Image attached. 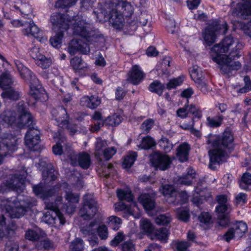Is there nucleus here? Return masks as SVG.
<instances>
[{
	"mask_svg": "<svg viewBox=\"0 0 251 251\" xmlns=\"http://www.w3.org/2000/svg\"><path fill=\"white\" fill-rule=\"evenodd\" d=\"M234 137L229 130H226L221 136L209 135L207 143L213 148L209 151L210 163L209 167L214 170L215 165L226 161L228 153L233 148Z\"/></svg>",
	"mask_w": 251,
	"mask_h": 251,
	"instance_id": "1",
	"label": "nucleus"
},
{
	"mask_svg": "<svg viewBox=\"0 0 251 251\" xmlns=\"http://www.w3.org/2000/svg\"><path fill=\"white\" fill-rule=\"evenodd\" d=\"M133 13L132 6L127 2H108L103 6L97 18L99 19V17L102 15L109 21L114 28L121 29L124 25L123 16L130 17Z\"/></svg>",
	"mask_w": 251,
	"mask_h": 251,
	"instance_id": "2",
	"label": "nucleus"
},
{
	"mask_svg": "<svg viewBox=\"0 0 251 251\" xmlns=\"http://www.w3.org/2000/svg\"><path fill=\"white\" fill-rule=\"evenodd\" d=\"M15 64L21 77L30 85V90L27 103L29 105H33L37 100L43 97L45 94V91L39 85L38 79L30 70L18 60L15 62Z\"/></svg>",
	"mask_w": 251,
	"mask_h": 251,
	"instance_id": "3",
	"label": "nucleus"
},
{
	"mask_svg": "<svg viewBox=\"0 0 251 251\" xmlns=\"http://www.w3.org/2000/svg\"><path fill=\"white\" fill-rule=\"evenodd\" d=\"M244 47V44L238 39L228 36L224 38L219 44L214 46L210 51V56L225 55L223 53L229 52L228 57L235 59L240 56L239 50Z\"/></svg>",
	"mask_w": 251,
	"mask_h": 251,
	"instance_id": "4",
	"label": "nucleus"
},
{
	"mask_svg": "<svg viewBox=\"0 0 251 251\" xmlns=\"http://www.w3.org/2000/svg\"><path fill=\"white\" fill-rule=\"evenodd\" d=\"M72 25L73 33L87 40L95 38V32L90 20L85 16L76 15L70 20V25Z\"/></svg>",
	"mask_w": 251,
	"mask_h": 251,
	"instance_id": "5",
	"label": "nucleus"
},
{
	"mask_svg": "<svg viewBox=\"0 0 251 251\" xmlns=\"http://www.w3.org/2000/svg\"><path fill=\"white\" fill-rule=\"evenodd\" d=\"M61 198H58L56 203H47L46 207L50 211L46 212L42 217V221L48 224H53L55 223L56 218L59 220L61 224L65 223V219L59 209L58 202L61 200Z\"/></svg>",
	"mask_w": 251,
	"mask_h": 251,
	"instance_id": "6",
	"label": "nucleus"
},
{
	"mask_svg": "<svg viewBox=\"0 0 251 251\" xmlns=\"http://www.w3.org/2000/svg\"><path fill=\"white\" fill-rule=\"evenodd\" d=\"M97 211V202L93 195H85L83 197L82 206L79 211V215L84 220H88L92 218Z\"/></svg>",
	"mask_w": 251,
	"mask_h": 251,
	"instance_id": "7",
	"label": "nucleus"
},
{
	"mask_svg": "<svg viewBox=\"0 0 251 251\" xmlns=\"http://www.w3.org/2000/svg\"><path fill=\"white\" fill-rule=\"evenodd\" d=\"M210 56L219 65L220 70L224 74H228L231 70H237L241 67L239 61H232L233 58L227 55H215V58H214L213 56Z\"/></svg>",
	"mask_w": 251,
	"mask_h": 251,
	"instance_id": "8",
	"label": "nucleus"
},
{
	"mask_svg": "<svg viewBox=\"0 0 251 251\" xmlns=\"http://www.w3.org/2000/svg\"><path fill=\"white\" fill-rule=\"evenodd\" d=\"M25 178L23 175L15 174L9 180L0 185V192L4 193L9 190L21 192L25 187Z\"/></svg>",
	"mask_w": 251,
	"mask_h": 251,
	"instance_id": "9",
	"label": "nucleus"
},
{
	"mask_svg": "<svg viewBox=\"0 0 251 251\" xmlns=\"http://www.w3.org/2000/svg\"><path fill=\"white\" fill-rule=\"evenodd\" d=\"M14 205H10L11 210L16 213L15 217L19 218L25 214L26 211V208H30L36 204V201L29 198L22 199L19 196L17 201H13Z\"/></svg>",
	"mask_w": 251,
	"mask_h": 251,
	"instance_id": "10",
	"label": "nucleus"
},
{
	"mask_svg": "<svg viewBox=\"0 0 251 251\" xmlns=\"http://www.w3.org/2000/svg\"><path fill=\"white\" fill-rule=\"evenodd\" d=\"M1 140L3 146H1L0 144V165L2 162L3 156L6 155L7 152L13 151L16 150L18 142L16 137L11 134L4 135Z\"/></svg>",
	"mask_w": 251,
	"mask_h": 251,
	"instance_id": "11",
	"label": "nucleus"
},
{
	"mask_svg": "<svg viewBox=\"0 0 251 251\" xmlns=\"http://www.w3.org/2000/svg\"><path fill=\"white\" fill-rule=\"evenodd\" d=\"M53 29H67L70 25V18L67 14L64 15L59 13H52L50 18Z\"/></svg>",
	"mask_w": 251,
	"mask_h": 251,
	"instance_id": "12",
	"label": "nucleus"
},
{
	"mask_svg": "<svg viewBox=\"0 0 251 251\" xmlns=\"http://www.w3.org/2000/svg\"><path fill=\"white\" fill-rule=\"evenodd\" d=\"M150 160L155 167L162 171L168 169L172 163L171 158L168 155L159 152L152 153Z\"/></svg>",
	"mask_w": 251,
	"mask_h": 251,
	"instance_id": "13",
	"label": "nucleus"
},
{
	"mask_svg": "<svg viewBox=\"0 0 251 251\" xmlns=\"http://www.w3.org/2000/svg\"><path fill=\"white\" fill-rule=\"evenodd\" d=\"M54 138L58 139L56 144L52 147V151L56 155H61L62 153H68L71 149V145L67 143L65 137L60 132L54 135Z\"/></svg>",
	"mask_w": 251,
	"mask_h": 251,
	"instance_id": "14",
	"label": "nucleus"
},
{
	"mask_svg": "<svg viewBox=\"0 0 251 251\" xmlns=\"http://www.w3.org/2000/svg\"><path fill=\"white\" fill-rule=\"evenodd\" d=\"M222 27L224 29L223 33L225 34L227 30V25L226 23L222 25H210L205 29V30L203 33V37L205 41L209 44V45L215 42L216 32H217L218 30H221Z\"/></svg>",
	"mask_w": 251,
	"mask_h": 251,
	"instance_id": "15",
	"label": "nucleus"
},
{
	"mask_svg": "<svg viewBox=\"0 0 251 251\" xmlns=\"http://www.w3.org/2000/svg\"><path fill=\"white\" fill-rule=\"evenodd\" d=\"M18 106V111L20 115L17 122V126L20 128L30 126L33 123L32 117L30 114L24 106L23 103L20 102Z\"/></svg>",
	"mask_w": 251,
	"mask_h": 251,
	"instance_id": "16",
	"label": "nucleus"
},
{
	"mask_svg": "<svg viewBox=\"0 0 251 251\" xmlns=\"http://www.w3.org/2000/svg\"><path fill=\"white\" fill-rule=\"evenodd\" d=\"M68 51L72 55L77 52L82 54H87L90 51V48L87 44L81 41L73 39L69 44Z\"/></svg>",
	"mask_w": 251,
	"mask_h": 251,
	"instance_id": "17",
	"label": "nucleus"
},
{
	"mask_svg": "<svg viewBox=\"0 0 251 251\" xmlns=\"http://www.w3.org/2000/svg\"><path fill=\"white\" fill-rule=\"evenodd\" d=\"M29 129L25 136V144L31 150H35V147L39 143V131L34 128L28 127Z\"/></svg>",
	"mask_w": 251,
	"mask_h": 251,
	"instance_id": "18",
	"label": "nucleus"
},
{
	"mask_svg": "<svg viewBox=\"0 0 251 251\" xmlns=\"http://www.w3.org/2000/svg\"><path fill=\"white\" fill-rule=\"evenodd\" d=\"M52 114L58 126L64 127L68 124L69 117L65 108L59 107L53 109Z\"/></svg>",
	"mask_w": 251,
	"mask_h": 251,
	"instance_id": "19",
	"label": "nucleus"
},
{
	"mask_svg": "<svg viewBox=\"0 0 251 251\" xmlns=\"http://www.w3.org/2000/svg\"><path fill=\"white\" fill-rule=\"evenodd\" d=\"M59 190L58 186L54 187L48 191L45 190L43 186L41 184L33 186V191L34 194L38 197L45 199L48 197L55 195Z\"/></svg>",
	"mask_w": 251,
	"mask_h": 251,
	"instance_id": "20",
	"label": "nucleus"
},
{
	"mask_svg": "<svg viewBox=\"0 0 251 251\" xmlns=\"http://www.w3.org/2000/svg\"><path fill=\"white\" fill-rule=\"evenodd\" d=\"M145 75L140 67L134 65L128 73L127 80L134 85L138 84L143 79Z\"/></svg>",
	"mask_w": 251,
	"mask_h": 251,
	"instance_id": "21",
	"label": "nucleus"
},
{
	"mask_svg": "<svg viewBox=\"0 0 251 251\" xmlns=\"http://www.w3.org/2000/svg\"><path fill=\"white\" fill-rule=\"evenodd\" d=\"M77 162H72L74 165L78 163V165L83 169H88L91 164V160L89 154L86 152H81L78 153L75 157Z\"/></svg>",
	"mask_w": 251,
	"mask_h": 251,
	"instance_id": "22",
	"label": "nucleus"
},
{
	"mask_svg": "<svg viewBox=\"0 0 251 251\" xmlns=\"http://www.w3.org/2000/svg\"><path fill=\"white\" fill-rule=\"evenodd\" d=\"M5 220L3 215H2L0 216V238L13 235L16 229V227L13 224L6 226Z\"/></svg>",
	"mask_w": 251,
	"mask_h": 251,
	"instance_id": "23",
	"label": "nucleus"
},
{
	"mask_svg": "<svg viewBox=\"0 0 251 251\" xmlns=\"http://www.w3.org/2000/svg\"><path fill=\"white\" fill-rule=\"evenodd\" d=\"M139 202L146 210H151L155 207L153 197L149 194H143L139 197Z\"/></svg>",
	"mask_w": 251,
	"mask_h": 251,
	"instance_id": "24",
	"label": "nucleus"
},
{
	"mask_svg": "<svg viewBox=\"0 0 251 251\" xmlns=\"http://www.w3.org/2000/svg\"><path fill=\"white\" fill-rule=\"evenodd\" d=\"M100 103V100L98 97L92 96L91 97L84 96L80 100V104L83 106L94 109L96 108Z\"/></svg>",
	"mask_w": 251,
	"mask_h": 251,
	"instance_id": "25",
	"label": "nucleus"
},
{
	"mask_svg": "<svg viewBox=\"0 0 251 251\" xmlns=\"http://www.w3.org/2000/svg\"><path fill=\"white\" fill-rule=\"evenodd\" d=\"M228 209V204L218 205L216 208L218 214V217L220 220L219 224L222 226H226L228 223V219L226 214Z\"/></svg>",
	"mask_w": 251,
	"mask_h": 251,
	"instance_id": "26",
	"label": "nucleus"
},
{
	"mask_svg": "<svg viewBox=\"0 0 251 251\" xmlns=\"http://www.w3.org/2000/svg\"><path fill=\"white\" fill-rule=\"evenodd\" d=\"M190 147L187 143H184L180 145L177 149L176 156L181 162H184L188 159Z\"/></svg>",
	"mask_w": 251,
	"mask_h": 251,
	"instance_id": "27",
	"label": "nucleus"
},
{
	"mask_svg": "<svg viewBox=\"0 0 251 251\" xmlns=\"http://www.w3.org/2000/svg\"><path fill=\"white\" fill-rule=\"evenodd\" d=\"M27 25H28V28L25 29L23 31L25 34L27 35L30 34L37 39L40 38L41 35V32L33 21H30L29 22L27 23Z\"/></svg>",
	"mask_w": 251,
	"mask_h": 251,
	"instance_id": "28",
	"label": "nucleus"
},
{
	"mask_svg": "<svg viewBox=\"0 0 251 251\" xmlns=\"http://www.w3.org/2000/svg\"><path fill=\"white\" fill-rule=\"evenodd\" d=\"M168 230L166 228H160L155 230L151 235L152 239H158L161 242L165 243L168 237Z\"/></svg>",
	"mask_w": 251,
	"mask_h": 251,
	"instance_id": "29",
	"label": "nucleus"
},
{
	"mask_svg": "<svg viewBox=\"0 0 251 251\" xmlns=\"http://www.w3.org/2000/svg\"><path fill=\"white\" fill-rule=\"evenodd\" d=\"M13 82L12 78L7 72L3 73L0 76V88L3 89H8L11 87Z\"/></svg>",
	"mask_w": 251,
	"mask_h": 251,
	"instance_id": "30",
	"label": "nucleus"
},
{
	"mask_svg": "<svg viewBox=\"0 0 251 251\" xmlns=\"http://www.w3.org/2000/svg\"><path fill=\"white\" fill-rule=\"evenodd\" d=\"M195 177V172L193 169H189L185 175L180 177L178 182L181 184L190 185L192 184V180Z\"/></svg>",
	"mask_w": 251,
	"mask_h": 251,
	"instance_id": "31",
	"label": "nucleus"
},
{
	"mask_svg": "<svg viewBox=\"0 0 251 251\" xmlns=\"http://www.w3.org/2000/svg\"><path fill=\"white\" fill-rule=\"evenodd\" d=\"M234 229V231L235 234V237L237 239L241 238L243 236L244 234L248 230V226L245 223L243 222H238L234 227L232 228Z\"/></svg>",
	"mask_w": 251,
	"mask_h": 251,
	"instance_id": "32",
	"label": "nucleus"
},
{
	"mask_svg": "<svg viewBox=\"0 0 251 251\" xmlns=\"http://www.w3.org/2000/svg\"><path fill=\"white\" fill-rule=\"evenodd\" d=\"M42 176L46 182H49L55 179V170L52 168L51 165H50L49 168L42 170Z\"/></svg>",
	"mask_w": 251,
	"mask_h": 251,
	"instance_id": "33",
	"label": "nucleus"
},
{
	"mask_svg": "<svg viewBox=\"0 0 251 251\" xmlns=\"http://www.w3.org/2000/svg\"><path fill=\"white\" fill-rule=\"evenodd\" d=\"M16 114L15 112H5L1 116V122H2L3 124H6L12 125L16 121Z\"/></svg>",
	"mask_w": 251,
	"mask_h": 251,
	"instance_id": "34",
	"label": "nucleus"
},
{
	"mask_svg": "<svg viewBox=\"0 0 251 251\" xmlns=\"http://www.w3.org/2000/svg\"><path fill=\"white\" fill-rule=\"evenodd\" d=\"M71 64L75 71L84 70L87 68L86 63L81 58L74 57L71 60Z\"/></svg>",
	"mask_w": 251,
	"mask_h": 251,
	"instance_id": "35",
	"label": "nucleus"
},
{
	"mask_svg": "<svg viewBox=\"0 0 251 251\" xmlns=\"http://www.w3.org/2000/svg\"><path fill=\"white\" fill-rule=\"evenodd\" d=\"M159 190L165 196L173 197L176 195V192L175 188L173 185L170 184H162Z\"/></svg>",
	"mask_w": 251,
	"mask_h": 251,
	"instance_id": "36",
	"label": "nucleus"
},
{
	"mask_svg": "<svg viewBox=\"0 0 251 251\" xmlns=\"http://www.w3.org/2000/svg\"><path fill=\"white\" fill-rule=\"evenodd\" d=\"M149 90L160 96L162 94L165 86L160 82L155 80L152 82L149 86Z\"/></svg>",
	"mask_w": 251,
	"mask_h": 251,
	"instance_id": "37",
	"label": "nucleus"
},
{
	"mask_svg": "<svg viewBox=\"0 0 251 251\" xmlns=\"http://www.w3.org/2000/svg\"><path fill=\"white\" fill-rule=\"evenodd\" d=\"M1 97L4 99H8L14 100H18L20 98V94L18 91H15L11 87L8 90L1 93Z\"/></svg>",
	"mask_w": 251,
	"mask_h": 251,
	"instance_id": "38",
	"label": "nucleus"
},
{
	"mask_svg": "<svg viewBox=\"0 0 251 251\" xmlns=\"http://www.w3.org/2000/svg\"><path fill=\"white\" fill-rule=\"evenodd\" d=\"M190 73L191 78L195 82L203 78L201 69L197 65L193 66L190 71Z\"/></svg>",
	"mask_w": 251,
	"mask_h": 251,
	"instance_id": "39",
	"label": "nucleus"
},
{
	"mask_svg": "<svg viewBox=\"0 0 251 251\" xmlns=\"http://www.w3.org/2000/svg\"><path fill=\"white\" fill-rule=\"evenodd\" d=\"M239 185L241 189L248 190L249 186L251 185V174L249 173H245L243 174Z\"/></svg>",
	"mask_w": 251,
	"mask_h": 251,
	"instance_id": "40",
	"label": "nucleus"
},
{
	"mask_svg": "<svg viewBox=\"0 0 251 251\" xmlns=\"http://www.w3.org/2000/svg\"><path fill=\"white\" fill-rule=\"evenodd\" d=\"M155 142L151 136H148L143 138L142 142L138 145L141 149H149L155 146Z\"/></svg>",
	"mask_w": 251,
	"mask_h": 251,
	"instance_id": "41",
	"label": "nucleus"
},
{
	"mask_svg": "<svg viewBox=\"0 0 251 251\" xmlns=\"http://www.w3.org/2000/svg\"><path fill=\"white\" fill-rule=\"evenodd\" d=\"M117 194L119 199L121 201L125 200L128 202L133 201V195L130 191L117 190Z\"/></svg>",
	"mask_w": 251,
	"mask_h": 251,
	"instance_id": "42",
	"label": "nucleus"
},
{
	"mask_svg": "<svg viewBox=\"0 0 251 251\" xmlns=\"http://www.w3.org/2000/svg\"><path fill=\"white\" fill-rule=\"evenodd\" d=\"M98 227L95 221L92 222L88 226L83 227L81 231L85 236L93 235L95 233Z\"/></svg>",
	"mask_w": 251,
	"mask_h": 251,
	"instance_id": "43",
	"label": "nucleus"
},
{
	"mask_svg": "<svg viewBox=\"0 0 251 251\" xmlns=\"http://www.w3.org/2000/svg\"><path fill=\"white\" fill-rule=\"evenodd\" d=\"M107 143L105 141L100 139H97L95 144V155L100 157L103 153V150L106 148Z\"/></svg>",
	"mask_w": 251,
	"mask_h": 251,
	"instance_id": "44",
	"label": "nucleus"
},
{
	"mask_svg": "<svg viewBox=\"0 0 251 251\" xmlns=\"http://www.w3.org/2000/svg\"><path fill=\"white\" fill-rule=\"evenodd\" d=\"M63 33L62 30L57 32L56 34L50 38V41L51 45L54 48H59L60 47Z\"/></svg>",
	"mask_w": 251,
	"mask_h": 251,
	"instance_id": "45",
	"label": "nucleus"
},
{
	"mask_svg": "<svg viewBox=\"0 0 251 251\" xmlns=\"http://www.w3.org/2000/svg\"><path fill=\"white\" fill-rule=\"evenodd\" d=\"M223 119V116L218 115L216 117H207V121L209 126L212 127H216L220 126L222 125Z\"/></svg>",
	"mask_w": 251,
	"mask_h": 251,
	"instance_id": "46",
	"label": "nucleus"
},
{
	"mask_svg": "<svg viewBox=\"0 0 251 251\" xmlns=\"http://www.w3.org/2000/svg\"><path fill=\"white\" fill-rule=\"evenodd\" d=\"M137 153L135 152L129 153L125 158L123 162V166L124 168H130L134 163L136 159Z\"/></svg>",
	"mask_w": 251,
	"mask_h": 251,
	"instance_id": "47",
	"label": "nucleus"
},
{
	"mask_svg": "<svg viewBox=\"0 0 251 251\" xmlns=\"http://www.w3.org/2000/svg\"><path fill=\"white\" fill-rule=\"evenodd\" d=\"M121 122V117L116 114L108 117L105 120V124L109 126H116Z\"/></svg>",
	"mask_w": 251,
	"mask_h": 251,
	"instance_id": "48",
	"label": "nucleus"
},
{
	"mask_svg": "<svg viewBox=\"0 0 251 251\" xmlns=\"http://www.w3.org/2000/svg\"><path fill=\"white\" fill-rule=\"evenodd\" d=\"M178 218L184 222H187L189 219V210L187 208L181 207L176 209Z\"/></svg>",
	"mask_w": 251,
	"mask_h": 251,
	"instance_id": "49",
	"label": "nucleus"
},
{
	"mask_svg": "<svg viewBox=\"0 0 251 251\" xmlns=\"http://www.w3.org/2000/svg\"><path fill=\"white\" fill-rule=\"evenodd\" d=\"M115 208L117 211H125V212L128 215H133L134 209L131 207H127L123 202L120 201L115 204Z\"/></svg>",
	"mask_w": 251,
	"mask_h": 251,
	"instance_id": "50",
	"label": "nucleus"
},
{
	"mask_svg": "<svg viewBox=\"0 0 251 251\" xmlns=\"http://www.w3.org/2000/svg\"><path fill=\"white\" fill-rule=\"evenodd\" d=\"M140 226L142 230L147 233L153 231V226L151 222L147 219H143L140 221Z\"/></svg>",
	"mask_w": 251,
	"mask_h": 251,
	"instance_id": "51",
	"label": "nucleus"
},
{
	"mask_svg": "<svg viewBox=\"0 0 251 251\" xmlns=\"http://www.w3.org/2000/svg\"><path fill=\"white\" fill-rule=\"evenodd\" d=\"M78 0H58L55 6L57 8H65L74 5Z\"/></svg>",
	"mask_w": 251,
	"mask_h": 251,
	"instance_id": "52",
	"label": "nucleus"
},
{
	"mask_svg": "<svg viewBox=\"0 0 251 251\" xmlns=\"http://www.w3.org/2000/svg\"><path fill=\"white\" fill-rule=\"evenodd\" d=\"M70 248L72 251H83L84 249L83 240L80 238L75 239L71 243Z\"/></svg>",
	"mask_w": 251,
	"mask_h": 251,
	"instance_id": "53",
	"label": "nucleus"
},
{
	"mask_svg": "<svg viewBox=\"0 0 251 251\" xmlns=\"http://www.w3.org/2000/svg\"><path fill=\"white\" fill-rule=\"evenodd\" d=\"M121 223V220L116 216H112L108 218V225L114 230L119 229Z\"/></svg>",
	"mask_w": 251,
	"mask_h": 251,
	"instance_id": "54",
	"label": "nucleus"
},
{
	"mask_svg": "<svg viewBox=\"0 0 251 251\" xmlns=\"http://www.w3.org/2000/svg\"><path fill=\"white\" fill-rule=\"evenodd\" d=\"M154 124V121L152 119H148L145 121L141 126V129L143 133H148Z\"/></svg>",
	"mask_w": 251,
	"mask_h": 251,
	"instance_id": "55",
	"label": "nucleus"
},
{
	"mask_svg": "<svg viewBox=\"0 0 251 251\" xmlns=\"http://www.w3.org/2000/svg\"><path fill=\"white\" fill-rule=\"evenodd\" d=\"M187 107L188 108V114L191 113L194 115L195 117L198 118V119L201 117V112L196 105L193 104H189L188 103V107Z\"/></svg>",
	"mask_w": 251,
	"mask_h": 251,
	"instance_id": "56",
	"label": "nucleus"
},
{
	"mask_svg": "<svg viewBox=\"0 0 251 251\" xmlns=\"http://www.w3.org/2000/svg\"><path fill=\"white\" fill-rule=\"evenodd\" d=\"M183 81V77L181 76L172 79L167 84V88L168 89L176 88L177 86L181 85Z\"/></svg>",
	"mask_w": 251,
	"mask_h": 251,
	"instance_id": "57",
	"label": "nucleus"
},
{
	"mask_svg": "<svg viewBox=\"0 0 251 251\" xmlns=\"http://www.w3.org/2000/svg\"><path fill=\"white\" fill-rule=\"evenodd\" d=\"M159 146L166 152L170 151L173 148V145L168 139L163 138L159 142Z\"/></svg>",
	"mask_w": 251,
	"mask_h": 251,
	"instance_id": "58",
	"label": "nucleus"
},
{
	"mask_svg": "<svg viewBox=\"0 0 251 251\" xmlns=\"http://www.w3.org/2000/svg\"><path fill=\"white\" fill-rule=\"evenodd\" d=\"M51 64V60L50 58H47L44 55L40 57L37 61V64L43 69H46L50 66Z\"/></svg>",
	"mask_w": 251,
	"mask_h": 251,
	"instance_id": "59",
	"label": "nucleus"
},
{
	"mask_svg": "<svg viewBox=\"0 0 251 251\" xmlns=\"http://www.w3.org/2000/svg\"><path fill=\"white\" fill-rule=\"evenodd\" d=\"M171 218L168 214L160 215L155 219L157 225H166L171 222Z\"/></svg>",
	"mask_w": 251,
	"mask_h": 251,
	"instance_id": "60",
	"label": "nucleus"
},
{
	"mask_svg": "<svg viewBox=\"0 0 251 251\" xmlns=\"http://www.w3.org/2000/svg\"><path fill=\"white\" fill-rule=\"evenodd\" d=\"M65 197L69 202L73 203H77L79 199L78 195L74 194L71 191L66 192Z\"/></svg>",
	"mask_w": 251,
	"mask_h": 251,
	"instance_id": "61",
	"label": "nucleus"
},
{
	"mask_svg": "<svg viewBox=\"0 0 251 251\" xmlns=\"http://www.w3.org/2000/svg\"><path fill=\"white\" fill-rule=\"evenodd\" d=\"M97 232L101 240H105L108 237V232L106 226L102 225L98 227Z\"/></svg>",
	"mask_w": 251,
	"mask_h": 251,
	"instance_id": "62",
	"label": "nucleus"
},
{
	"mask_svg": "<svg viewBox=\"0 0 251 251\" xmlns=\"http://www.w3.org/2000/svg\"><path fill=\"white\" fill-rule=\"evenodd\" d=\"M245 86L239 90V92L241 93H246L251 90V80L248 76H245L244 78Z\"/></svg>",
	"mask_w": 251,
	"mask_h": 251,
	"instance_id": "63",
	"label": "nucleus"
},
{
	"mask_svg": "<svg viewBox=\"0 0 251 251\" xmlns=\"http://www.w3.org/2000/svg\"><path fill=\"white\" fill-rule=\"evenodd\" d=\"M187 107H188V100L183 107L180 108L177 110V116L182 119L186 118L188 115V111Z\"/></svg>",
	"mask_w": 251,
	"mask_h": 251,
	"instance_id": "64",
	"label": "nucleus"
}]
</instances>
